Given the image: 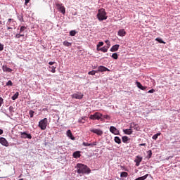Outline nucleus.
<instances>
[{
    "label": "nucleus",
    "instance_id": "nucleus-28",
    "mask_svg": "<svg viewBox=\"0 0 180 180\" xmlns=\"http://www.w3.org/2000/svg\"><path fill=\"white\" fill-rule=\"evenodd\" d=\"M19 96V92H16L13 96L11 97V98L13 99V101H15V99H18Z\"/></svg>",
    "mask_w": 180,
    "mask_h": 180
},
{
    "label": "nucleus",
    "instance_id": "nucleus-12",
    "mask_svg": "<svg viewBox=\"0 0 180 180\" xmlns=\"http://www.w3.org/2000/svg\"><path fill=\"white\" fill-rule=\"evenodd\" d=\"M110 133H112V134H115V136H117L119 134V131L116 129V127L111 126L110 127Z\"/></svg>",
    "mask_w": 180,
    "mask_h": 180
},
{
    "label": "nucleus",
    "instance_id": "nucleus-53",
    "mask_svg": "<svg viewBox=\"0 0 180 180\" xmlns=\"http://www.w3.org/2000/svg\"><path fill=\"white\" fill-rule=\"evenodd\" d=\"M97 51H101V48L98 47V45H97Z\"/></svg>",
    "mask_w": 180,
    "mask_h": 180
},
{
    "label": "nucleus",
    "instance_id": "nucleus-38",
    "mask_svg": "<svg viewBox=\"0 0 180 180\" xmlns=\"http://www.w3.org/2000/svg\"><path fill=\"white\" fill-rule=\"evenodd\" d=\"M103 117L104 119H107L108 120H110V116H109L108 115H103Z\"/></svg>",
    "mask_w": 180,
    "mask_h": 180
},
{
    "label": "nucleus",
    "instance_id": "nucleus-11",
    "mask_svg": "<svg viewBox=\"0 0 180 180\" xmlns=\"http://www.w3.org/2000/svg\"><path fill=\"white\" fill-rule=\"evenodd\" d=\"M83 97H84V95H82V94L81 93H75L72 95V98L73 99H82Z\"/></svg>",
    "mask_w": 180,
    "mask_h": 180
},
{
    "label": "nucleus",
    "instance_id": "nucleus-26",
    "mask_svg": "<svg viewBox=\"0 0 180 180\" xmlns=\"http://www.w3.org/2000/svg\"><path fill=\"white\" fill-rule=\"evenodd\" d=\"M86 119V117H83L79 119L78 123H82V124L85 123Z\"/></svg>",
    "mask_w": 180,
    "mask_h": 180
},
{
    "label": "nucleus",
    "instance_id": "nucleus-41",
    "mask_svg": "<svg viewBox=\"0 0 180 180\" xmlns=\"http://www.w3.org/2000/svg\"><path fill=\"white\" fill-rule=\"evenodd\" d=\"M76 33L77 32L75 31H70V36H75Z\"/></svg>",
    "mask_w": 180,
    "mask_h": 180
},
{
    "label": "nucleus",
    "instance_id": "nucleus-9",
    "mask_svg": "<svg viewBox=\"0 0 180 180\" xmlns=\"http://www.w3.org/2000/svg\"><path fill=\"white\" fill-rule=\"evenodd\" d=\"M143 161V157L141 156H136L134 162H136V167H140V162Z\"/></svg>",
    "mask_w": 180,
    "mask_h": 180
},
{
    "label": "nucleus",
    "instance_id": "nucleus-10",
    "mask_svg": "<svg viewBox=\"0 0 180 180\" xmlns=\"http://www.w3.org/2000/svg\"><path fill=\"white\" fill-rule=\"evenodd\" d=\"M21 139H29V140H32V134H27L26 132H20Z\"/></svg>",
    "mask_w": 180,
    "mask_h": 180
},
{
    "label": "nucleus",
    "instance_id": "nucleus-42",
    "mask_svg": "<svg viewBox=\"0 0 180 180\" xmlns=\"http://www.w3.org/2000/svg\"><path fill=\"white\" fill-rule=\"evenodd\" d=\"M4 103V98L2 97H0V108L2 106Z\"/></svg>",
    "mask_w": 180,
    "mask_h": 180
},
{
    "label": "nucleus",
    "instance_id": "nucleus-30",
    "mask_svg": "<svg viewBox=\"0 0 180 180\" xmlns=\"http://www.w3.org/2000/svg\"><path fill=\"white\" fill-rule=\"evenodd\" d=\"M122 141L124 143H127V141H129V137L128 136H122Z\"/></svg>",
    "mask_w": 180,
    "mask_h": 180
},
{
    "label": "nucleus",
    "instance_id": "nucleus-37",
    "mask_svg": "<svg viewBox=\"0 0 180 180\" xmlns=\"http://www.w3.org/2000/svg\"><path fill=\"white\" fill-rule=\"evenodd\" d=\"M148 158H151V156L153 155V151H151V150L148 151Z\"/></svg>",
    "mask_w": 180,
    "mask_h": 180
},
{
    "label": "nucleus",
    "instance_id": "nucleus-20",
    "mask_svg": "<svg viewBox=\"0 0 180 180\" xmlns=\"http://www.w3.org/2000/svg\"><path fill=\"white\" fill-rule=\"evenodd\" d=\"M73 157H74V158H79V157H81V152L76 151V152L73 153Z\"/></svg>",
    "mask_w": 180,
    "mask_h": 180
},
{
    "label": "nucleus",
    "instance_id": "nucleus-15",
    "mask_svg": "<svg viewBox=\"0 0 180 180\" xmlns=\"http://www.w3.org/2000/svg\"><path fill=\"white\" fill-rule=\"evenodd\" d=\"M82 144H83V146H84V147H89V146L93 147V146H96L97 143H96V141L92 142V143H86V142H83Z\"/></svg>",
    "mask_w": 180,
    "mask_h": 180
},
{
    "label": "nucleus",
    "instance_id": "nucleus-17",
    "mask_svg": "<svg viewBox=\"0 0 180 180\" xmlns=\"http://www.w3.org/2000/svg\"><path fill=\"white\" fill-rule=\"evenodd\" d=\"M67 136L68 137L70 138L71 140H75V137L72 136V132H71V130H68L67 131Z\"/></svg>",
    "mask_w": 180,
    "mask_h": 180
},
{
    "label": "nucleus",
    "instance_id": "nucleus-31",
    "mask_svg": "<svg viewBox=\"0 0 180 180\" xmlns=\"http://www.w3.org/2000/svg\"><path fill=\"white\" fill-rule=\"evenodd\" d=\"M155 41H158V43H161V44H165V42L162 39H161L160 38H156Z\"/></svg>",
    "mask_w": 180,
    "mask_h": 180
},
{
    "label": "nucleus",
    "instance_id": "nucleus-27",
    "mask_svg": "<svg viewBox=\"0 0 180 180\" xmlns=\"http://www.w3.org/2000/svg\"><path fill=\"white\" fill-rule=\"evenodd\" d=\"M112 58H113L114 60H117L119 58V55H117V53H112V55L111 56Z\"/></svg>",
    "mask_w": 180,
    "mask_h": 180
},
{
    "label": "nucleus",
    "instance_id": "nucleus-22",
    "mask_svg": "<svg viewBox=\"0 0 180 180\" xmlns=\"http://www.w3.org/2000/svg\"><path fill=\"white\" fill-rule=\"evenodd\" d=\"M131 127H134V129L135 130H137V131H139V130H140V127H139V124H134V123L131 124Z\"/></svg>",
    "mask_w": 180,
    "mask_h": 180
},
{
    "label": "nucleus",
    "instance_id": "nucleus-34",
    "mask_svg": "<svg viewBox=\"0 0 180 180\" xmlns=\"http://www.w3.org/2000/svg\"><path fill=\"white\" fill-rule=\"evenodd\" d=\"M49 68H51V72H53L54 74V72H56V67L55 66H51V67H49Z\"/></svg>",
    "mask_w": 180,
    "mask_h": 180
},
{
    "label": "nucleus",
    "instance_id": "nucleus-24",
    "mask_svg": "<svg viewBox=\"0 0 180 180\" xmlns=\"http://www.w3.org/2000/svg\"><path fill=\"white\" fill-rule=\"evenodd\" d=\"M120 176H121V178H127V176H129V173H127L126 172H122L120 174Z\"/></svg>",
    "mask_w": 180,
    "mask_h": 180
},
{
    "label": "nucleus",
    "instance_id": "nucleus-48",
    "mask_svg": "<svg viewBox=\"0 0 180 180\" xmlns=\"http://www.w3.org/2000/svg\"><path fill=\"white\" fill-rule=\"evenodd\" d=\"M49 65H53V64H56V62H49Z\"/></svg>",
    "mask_w": 180,
    "mask_h": 180
},
{
    "label": "nucleus",
    "instance_id": "nucleus-6",
    "mask_svg": "<svg viewBox=\"0 0 180 180\" xmlns=\"http://www.w3.org/2000/svg\"><path fill=\"white\" fill-rule=\"evenodd\" d=\"M56 6L57 7V9H58L59 12L63 13V15H65V7L63 6V4L56 3Z\"/></svg>",
    "mask_w": 180,
    "mask_h": 180
},
{
    "label": "nucleus",
    "instance_id": "nucleus-57",
    "mask_svg": "<svg viewBox=\"0 0 180 180\" xmlns=\"http://www.w3.org/2000/svg\"><path fill=\"white\" fill-rule=\"evenodd\" d=\"M20 180H23V179H20Z\"/></svg>",
    "mask_w": 180,
    "mask_h": 180
},
{
    "label": "nucleus",
    "instance_id": "nucleus-2",
    "mask_svg": "<svg viewBox=\"0 0 180 180\" xmlns=\"http://www.w3.org/2000/svg\"><path fill=\"white\" fill-rule=\"evenodd\" d=\"M97 18L98 20H106L108 19V16H106V11H105V8H101L98 11Z\"/></svg>",
    "mask_w": 180,
    "mask_h": 180
},
{
    "label": "nucleus",
    "instance_id": "nucleus-49",
    "mask_svg": "<svg viewBox=\"0 0 180 180\" xmlns=\"http://www.w3.org/2000/svg\"><path fill=\"white\" fill-rule=\"evenodd\" d=\"M140 147H144L146 146V143H141L139 144Z\"/></svg>",
    "mask_w": 180,
    "mask_h": 180
},
{
    "label": "nucleus",
    "instance_id": "nucleus-25",
    "mask_svg": "<svg viewBox=\"0 0 180 180\" xmlns=\"http://www.w3.org/2000/svg\"><path fill=\"white\" fill-rule=\"evenodd\" d=\"M63 46H65L66 47H71L72 44L68 42V41H63Z\"/></svg>",
    "mask_w": 180,
    "mask_h": 180
},
{
    "label": "nucleus",
    "instance_id": "nucleus-19",
    "mask_svg": "<svg viewBox=\"0 0 180 180\" xmlns=\"http://www.w3.org/2000/svg\"><path fill=\"white\" fill-rule=\"evenodd\" d=\"M123 131L124 134H128L129 136L133 133V129H123Z\"/></svg>",
    "mask_w": 180,
    "mask_h": 180
},
{
    "label": "nucleus",
    "instance_id": "nucleus-18",
    "mask_svg": "<svg viewBox=\"0 0 180 180\" xmlns=\"http://www.w3.org/2000/svg\"><path fill=\"white\" fill-rule=\"evenodd\" d=\"M3 71L4 72H12V69L8 68V66H3Z\"/></svg>",
    "mask_w": 180,
    "mask_h": 180
},
{
    "label": "nucleus",
    "instance_id": "nucleus-13",
    "mask_svg": "<svg viewBox=\"0 0 180 180\" xmlns=\"http://www.w3.org/2000/svg\"><path fill=\"white\" fill-rule=\"evenodd\" d=\"M98 72H105V71H110L108 68L105 66H99L97 70Z\"/></svg>",
    "mask_w": 180,
    "mask_h": 180
},
{
    "label": "nucleus",
    "instance_id": "nucleus-3",
    "mask_svg": "<svg viewBox=\"0 0 180 180\" xmlns=\"http://www.w3.org/2000/svg\"><path fill=\"white\" fill-rule=\"evenodd\" d=\"M47 118H44L39 122V127H40L41 130H46L47 129Z\"/></svg>",
    "mask_w": 180,
    "mask_h": 180
},
{
    "label": "nucleus",
    "instance_id": "nucleus-54",
    "mask_svg": "<svg viewBox=\"0 0 180 180\" xmlns=\"http://www.w3.org/2000/svg\"><path fill=\"white\" fill-rule=\"evenodd\" d=\"M105 43H106V44H108L110 43V41H109V40H106Z\"/></svg>",
    "mask_w": 180,
    "mask_h": 180
},
{
    "label": "nucleus",
    "instance_id": "nucleus-32",
    "mask_svg": "<svg viewBox=\"0 0 180 180\" xmlns=\"http://www.w3.org/2000/svg\"><path fill=\"white\" fill-rule=\"evenodd\" d=\"M98 72V70H91L88 72L89 75H95V74Z\"/></svg>",
    "mask_w": 180,
    "mask_h": 180
},
{
    "label": "nucleus",
    "instance_id": "nucleus-45",
    "mask_svg": "<svg viewBox=\"0 0 180 180\" xmlns=\"http://www.w3.org/2000/svg\"><path fill=\"white\" fill-rule=\"evenodd\" d=\"M4 50V44L0 43V51H2Z\"/></svg>",
    "mask_w": 180,
    "mask_h": 180
},
{
    "label": "nucleus",
    "instance_id": "nucleus-35",
    "mask_svg": "<svg viewBox=\"0 0 180 180\" xmlns=\"http://www.w3.org/2000/svg\"><path fill=\"white\" fill-rule=\"evenodd\" d=\"M6 85L7 86H12L13 85V83H12V81L9 80Z\"/></svg>",
    "mask_w": 180,
    "mask_h": 180
},
{
    "label": "nucleus",
    "instance_id": "nucleus-23",
    "mask_svg": "<svg viewBox=\"0 0 180 180\" xmlns=\"http://www.w3.org/2000/svg\"><path fill=\"white\" fill-rule=\"evenodd\" d=\"M101 51H103V53H108V50H109V46H103L100 49Z\"/></svg>",
    "mask_w": 180,
    "mask_h": 180
},
{
    "label": "nucleus",
    "instance_id": "nucleus-40",
    "mask_svg": "<svg viewBox=\"0 0 180 180\" xmlns=\"http://www.w3.org/2000/svg\"><path fill=\"white\" fill-rule=\"evenodd\" d=\"M30 117H33V115H34V111L33 110H30Z\"/></svg>",
    "mask_w": 180,
    "mask_h": 180
},
{
    "label": "nucleus",
    "instance_id": "nucleus-46",
    "mask_svg": "<svg viewBox=\"0 0 180 180\" xmlns=\"http://www.w3.org/2000/svg\"><path fill=\"white\" fill-rule=\"evenodd\" d=\"M141 89V91H146V89H147V87L142 86Z\"/></svg>",
    "mask_w": 180,
    "mask_h": 180
},
{
    "label": "nucleus",
    "instance_id": "nucleus-21",
    "mask_svg": "<svg viewBox=\"0 0 180 180\" xmlns=\"http://www.w3.org/2000/svg\"><path fill=\"white\" fill-rule=\"evenodd\" d=\"M114 141L117 143V144H122V139L119 136H115L114 138Z\"/></svg>",
    "mask_w": 180,
    "mask_h": 180
},
{
    "label": "nucleus",
    "instance_id": "nucleus-39",
    "mask_svg": "<svg viewBox=\"0 0 180 180\" xmlns=\"http://www.w3.org/2000/svg\"><path fill=\"white\" fill-rule=\"evenodd\" d=\"M15 39H20V37H23V35H20V34H17L15 36Z\"/></svg>",
    "mask_w": 180,
    "mask_h": 180
},
{
    "label": "nucleus",
    "instance_id": "nucleus-8",
    "mask_svg": "<svg viewBox=\"0 0 180 180\" xmlns=\"http://www.w3.org/2000/svg\"><path fill=\"white\" fill-rule=\"evenodd\" d=\"M0 143L1 146H4V147H9V143H8L6 139L4 137L0 138Z\"/></svg>",
    "mask_w": 180,
    "mask_h": 180
},
{
    "label": "nucleus",
    "instance_id": "nucleus-16",
    "mask_svg": "<svg viewBox=\"0 0 180 180\" xmlns=\"http://www.w3.org/2000/svg\"><path fill=\"white\" fill-rule=\"evenodd\" d=\"M118 36H121V37L126 36V31L124 29L120 30L118 31Z\"/></svg>",
    "mask_w": 180,
    "mask_h": 180
},
{
    "label": "nucleus",
    "instance_id": "nucleus-56",
    "mask_svg": "<svg viewBox=\"0 0 180 180\" xmlns=\"http://www.w3.org/2000/svg\"><path fill=\"white\" fill-rule=\"evenodd\" d=\"M0 25H2V21L1 20H0Z\"/></svg>",
    "mask_w": 180,
    "mask_h": 180
},
{
    "label": "nucleus",
    "instance_id": "nucleus-1",
    "mask_svg": "<svg viewBox=\"0 0 180 180\" xmlns=\"http://www.w3.org/2000/svg\"><path fill=\"white\" fill-rule=\"evenodd\" d=\"M75 168L77 169V174H86V175L91 174V169L84 164L78 163Z\"/></svg>",
    "mask_w": 180,
    "mask_h": 180
},
{
    "label": "nucleus",
    "instance_id": "nucleus-14",
    "mask_svg": "<svg viewBox=\"0 0 180 180\" xmlns=\"http://www.w3.org/2000/svg\"><path fill=\"white\" fill-rule=\"evenodd\" d=\"M119 47H120V45L115 44L111 47L110 51H111L112 53H115V51H117V50H119Z\"/></svg>",
    "mask_w": 180,
    "mask_h": 180
},
{
    "label": "nucleus",
    "instance_id": "nucleus-33",
    "mask_svg": "<svg viewBox=\"0 0 180 180\" xmlns=\"http://www.w3.org/2000/svg\"><path fill=\"white\" fill-rule=\"evenodd\" d=\"M27 27L25 26H21L20 28V33H22V32H25L26 30Z\"/></svg>",
    "mask_w": 180,
    "mask_h": 180
},
{
    "label": "nucleus",
    "instance_id": "nucleus-36",
    "mask_svg": "<svg viewBox=\"0 0 180 180\" xmlns=\"http://www.w3.org/2000/svg\"><path fill=\"white\" fill-rule=\"evenodd\" d=\"M136 86L141 89L143 87V85L139 82H136Z\"/></svg>",
    "mask_w": 180,
    "mask_h": 180
},
{
    "label": "nucleus",
    "instance_id": "nucleus-51",
    "mask_svg": "<svg viewBox=\"0 0 180 180\" xmlns=\"http://www.w3.org/2000/svg\"><path fill=\"white\" fill-rule=\"evenodd\" d=\"M106 47H108V49H109V47H110V42H109L108 44H107Z\"/></svg>",
    "mask_w": 180,
    "mask_h": 180
},
{
    "label": "nucleus",
    "instance_id": "nucleus-4",
    "mask_svg": "<svg viewBox=\"0 0 180 180\" xmlns=\"http://www.w3.org/2000/svg\"><path fill=\"white\" fill-rule=\"evenodd\" d=\"M15 23H16V22L15 21V20H13L12 18H9L6 22V26H7L8 30H9L11 29H13V27H15Z\"/></svg>",
    "mask_w": 180,
    "mask_h": 180
},
{
    "label": "nucleus",
    "instance_id": "nucleus-7",
    "mask_svg": "<svg viewBox=\"0 0 180 180\" xmlns=\"http://www.w3.org/2000/svg\"><path fill=\"white\" fill-rule=\"evenodd\" d=\"M90 131L94 133V134H97V136H102V134H103V131L98 129H90Z\"/></svg>",
    "mask_w": 180,
    "mask_h": 180
},
{
    "label": "nucleus",
    "instance_id": "nucleus-52",
    "mask_svg": "<svg viewBox=\"0 0 180 180\" xmlns=\"http://www.w3.org/2000/svg\"><path fill=\"white\" fill-rule=\"evenodd\" d=\"M20 22H23V17H21V18H20Z\"/></svg>",
    "mask_w": 180,
    "mask_h": 180
},
{
    "label": "nucleus",
    "instance_id": "nucleus-55",
    "mask_svg": "<svg viewBox=\"0 0 180 180\" xmlns=\"http://www.w3.org/2000/svg\"><path fill=\"white\" fill-rule=\"evenodd\" d=\"M20 36H25V34L20 33Z\"/></svg>",
    "mask_w": 180,
    "mask_h": 180
},
{
    "label": "nucleus",
    "instance_id": "nucleus-50",
    "mask_svg": "<svg viewBox=\"0 0 180 180\" xmlns=\"http://www.w3.org/2000/svg\"><path fill=\"white\" fill-rule=\"evenodd\" d=\"M1 134H4V130H2L1 129H0V136Z\"/></svg>",
    "mask_w": 180,
    "mask_h": 180
},
{
    "label": "nucleus",
    "instance_id": "nucleus-44",
    "mask_svg": "<svg viewBox=\"0 0 180 180\" xmlns=\"http://www.w3.org/2000/svg\"><path fill=\"white\" fill-rule=\"evenodd\" d=\"M154 92H155V90H154V89H152L148 91V94H154Z\"/></svg>",
    "mask_w": 180,
    "mask_h": 180
},
{
    "label": "nucleus",
    "instance_id": "nucleus-43",
    "mask_svg": "<svg viewBox=\"0 0 180 180\" xmlns=\"http://www.w3.org/2000/svg\"><path fill=\"white\" fill-rule=\"evenodd\" d=\"M102 46H103V41H100L97 45V47H102Z\"/></svg>",
    "mask_w": 180,
    "mask_h": 180
},
{
    "label": "nucleus",
    "instance_id": "nucleus-5",
    "mask_svg": "<svg viewBox=\"0 0 180 180\" xmlns=\"http://www.w3.org/2000/svg\"><path fill=\"white\" fill-rule=\"evenodd\" d=\"M103 116L101 112H95L94 115H91L89 119L91 120H99L101 117Z\"/></svg>",
    "mask_w": 180,
    "mask_h": 180
},
{
    "label": "nucleus",
    "instance_id": "nucleus-47",
    "mask_svg": "<svg viewBox=\"0 0 180 180\" xmlns=\"http://www.w3.org/2000/svg\"><path fill=\"white\" fill-rule=\"evenodd\" d=\"M25 5H27V4H28L29 2H30V0H25Z\"/></svg>",
    "mask_w": 180,
    "mask_h": 180
},
{
    "label": "nucleus",
    "instance_id": "nucleus-29",
    "mask_svg": "<svg viewBox=\"0 0 180 180\" xmlns=\"http://www.w3.org/2000/svg\"><path fill=\"white\" fill-rule=\"evenodd\" d=\"M158 136H161V133H158L155 135H153V136L152 137V139L153 140H157L158 139Z\"/></svg>",
    "mask_w": 180,
    "mask_h": 180
}]
</instances>
